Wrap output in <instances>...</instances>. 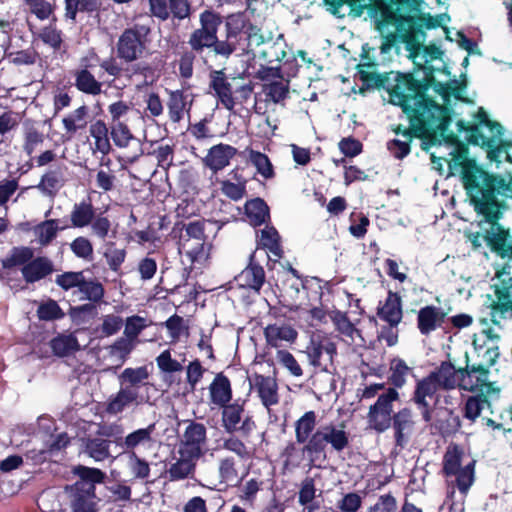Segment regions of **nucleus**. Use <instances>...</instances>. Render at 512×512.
Masks as SVG:
<instances>
[{
	"instance_id": "obj_1",
	"label": "nucleus",
	"mask_w": 512,
	"mask_h": 512,
	"mask_svg": "<svg viewBox=\"0 0 512 512\" xmlns=\"http://www.w3.org/2000/svg\"><path fill=\"white\" fill-rule=\"evenodd\" d=\"M450 176L458 173L463 187L477 214L482 215L496 232L486 237L491 250L501 251L507 243L509 230L498 221L506 208V199L512 198V180L506 182L500 174L488 172L470 157L466 144H459L453 153Z\"/></svg>"
},
{
	"instance_id": "obj_2",
	"label": "nucleus",
	"mask_w": 512,
	"mask_h": 512,
	"mask_svg": "<svg viewBox=\"0 0 512 512\" xmlns=\"http://www.w3.org/2000/svg\"><path fill=\"white\" fill-rule=\"evenodd\" d=\"M428 91L422 92L406 75H397L395 83L388 88L389 101L403 109L411 130L424 139L423 149L427 151L433 146L448 143V84L440 83L438 96L441 103L432 100Z\"/></svg>"
},
{
	"instance_id": "obj_3",
	"label": "nucleus",
	"mask_w": 512,
	"mask_h": 512,
	"mask_svg": "<svg viewBox=\"0 0 512 512\" xmlns=\"http://www.w3.org/2000/svg\"><path fill=\"white\" fill-rule=\"evenodd\" d=\"M489 373L482 364L470 365L467 352H464L459 363L450 359V389L458 387L474 393L465 399L462 408L463 417L472 423L485 410L492 414V404L500 397L501 389L495 382L488 380Z\"/></svg>"
},
{
	"instance_id": "obj_4",
	"label": "nucleus",
	"mask_w": 512,
	"mask_h": 512,
	"mask_svg": "<svg viewBox=\"0 0 512 512\" xmlns=\"http://www.w3.org/2000/svg\"><path fill=\"white\" fill-rule=\"evenodd\" d=\"M467 87V71H462L458 77H450V124L455 122L457 133H467L466 142H463L456 133L450 131V147H453V151L450 152V165H453V153L459 144H466L469 148V144L478 145L481 138V129L478 125H471L468 121L473 114L475 101L465 95Z\"/></svg>"
},
{
	"instance_id": "obj_5",
	"label": "nucleus",
	"mask_w": 512,
	"mask_h": 512,
	"mask_svg": "<svg viewBox=\"0 0 512 512\" xmlns=\"http://www.w3.org/2000/svg\"><path fill=\"white\" fill-rule=\"evenodd\" d=\"M79 480L71 487L73 512H97L95 484L101 483L105 474L97 468L79 466L75 469Z\"/></svg>"
},
{
	"instance_id": "obj_6",
	"label": "nucleus",
	"mask_w": 512,
	"mask_h": 512,
	"mask_svg": "<svg viewBox=\"0 0 512 512\" xmlns=\"http://www.w3.org/2000/svg\"><path fill=\"white\" fill-rule=\"evenodd\" d=\"M149 28L135 25L125 29L117 41V55L125 62H133L144 53Z\"/></svg>"
},
{
	"instance_id": "obj_7",
	"label": "nucleus",
	"mask_w": 512,
	"mask_h": 512,
	"mask_svg": "<svg viewBox=\"0 0 512 512\" xmlns=\"http://www.w3.org/2000/svg\"><path fill=\"white\" fill-rule=\"evenodd\" d=\"M444 52L436 45L419 46L413 54V62L424 71L423 80L428 84L437 82L436 74H444L447 65L443 60Z\"/></svg>"
},
{
	"instance_id": "obj_8",
	"label": "nucleus",
	"mask_w": 512,
	"mask_h": 512,
	"mask_svg": "<svg viewBox=\"0 0 512 512\" xmlns=\"http://www.w3.org/2000/svg\"><path fill=\"white\" fill-rule=\"evenodd\" d=\"M327 443L337 451L343 450L348 445V437L343 427L327 425L319 428L303 447V453L319 454L324 451Z\"/></svg>"
},
{
	"instance_id": "obj_9",
	"label": "nucleus",
	"mask_w": 512,
	"mask_h": 512,
	"mask_svg": "<svg viewBox=\"0 0 512 512\" xmlns=\"http://www.w3.org/2000/svg\"><path fill=\"white\" fill-rule=\"evenodd\" d=\"M305 353L311 365L327 370L333 363L337 348L331 337L316 333L312 335Z\"/></svg>"
},
{
	"instance_id": "obj_10",
	"label": "nucleus",
	"mask_w": 512,
	"mask_h": 512,
	"mask_svg": "<svg viewBox=\"0 0 512 512\" xmlns=\"http://www.w3.org/2000/svg\"><path fill=\"white\" fill-rule=\"evenodd\" d=\"M398 399V392L389 388L381 394L375 404L370 406L367 420L370 428L377 432H384L391 426L393 407L392 403Z\"/></svg>"
},
{
	"instance_id": "obj_11",
	"label": "nucleus",
	"mask_w": 512,
	"mask_h": 512,
	"mask_svg": "<svg viewBox=\"0 0 512 512\" xmlns=\"http://www.w3.org/2000/svg\"><path fill=\"white\" fill-rule=\"evenodd\" d=\"M221 17L210 11L205 10L200 14L199 29H196L189 38V45L195 51H202L204 48H211L216 42L218 28L221 24Z\"/></svg>"
},
{
	"instance_id": "obj_12",
	"label": "nucleus",
	"mask_w": 512,
	"mask_h": 512,
	"mask_svg": "<svg viewBox=\"0 0 512 512\" xmlns=\"http://www.w3.org/2000/svg\"><path fill=\"white\" fill-rule=\"evenodd\" d=\"M222 425L229 433L241 431L248 434L255 428L252 417L245 412L244 405L239 403L223 406Z\"/></svg>"
},
{
	"instance_id": "obj_13",
	"label": "nucleus",
	"mask_w": 512,
	"mask_h": 512,
	"mask_svg": "<svg viewBox=\"0 0 512 512\" xmlns=\"http://www.w3.org/2000/svg\"><path fill=\"white\" fill-rule=\"evenodd\" d=\"M206 442V428L201 423H190L181 439L178 453H183L186 457L199 459L204 455V445Z\"/></svg>"
},
{
	"instance_id": "obj_14",
	"label": "nucleus",
	"mask_w": 512,
	"mask_h": 512,
	"mask_svg": "<svg viewBox=\"0 0 512 512\" xmlns=\"http://www.w3.org/2000/svg\"><path fill=\"white\" fill-rule=\"evenodd\" d=\"M447 385L448 367L443 363L438 371L431 373L426 379L418 384L415 399L420 404L428 405L426 398H433L434 394L438 390H445Z\"/></svg>"
},
{
	"instance_id": "obj_15",
	"label": "nucleus",
	"mask_w": 512,
	"mask_h": 512,
	"mask_svg": "<svg viewBox=\"0 0 512 512\" xmlns=\"http://www.w3.org/2000/svg\"><path fill=\"white\" fill-rule=\"evenodd\" d=\"M146 397L139 391L132 388H125L120 385L119 391L110 396L106 403V411L109 414L117 415L130 406H139L146 402Z\"/></svg>"
},
{
	"instance_id": "obj_16",
	"label": "nucleus",
	"mask_w": 512,
	"mask_h": 512,
	"mask_svg": "<svg viewBox=\"0 0 512 512\" xmlns=\"http://www.w3.org/2000/svg\"><path fill=\"white\" fill-rule=\"evenodd\" d=\"M330 318L334 323L336 330L341 335L342 340L347 344L352 345L354 351L365 345V341L359 330L355 328L346 314L340 311H335L331 314Z\"/></svg>"
},
{
	"instance_id": "obj_17",
	"label": "nucleus",
	"mask_w": 512,
	"mask_h": 512,
	"mask_svg": "<svg viewBox=\"0 0 512 512\" xmlns=\"http://www.w3.org/2000/svg\"><path fill=\"white\" fill-rule=\"evenodd\" d=\"M285 43L282 35H279L275 41L267 42V44L255 53L256 62H251L248 67L256 68V66L264 67L275 62H280L286 56Z\"/></svg>"
},
{
	"instance_id": "obj_18",
	"label": "nucleus",
	"mask_w": 512,
	"mask_h": 512,
	"mask_svg": "<svg viewBox=\"0 0 512 512\" xmlns=\"http://www.w3.org/2000/svg\"><path fill=\"white\" fill-rule=\"evenodd\" d=\"M237 149L228 144H217L212 146L207 155L203 158V163L214 173L223 170L230 164L231 159L235 157Z\"/></svg>"
},
{
	"instance_id": "obj_19",
	"label": "nucleus",
	"mask_w": 512,
	"mask_h": 512,
	"mask_svg": "<svg viewBox=\"0 0 512 512\" xmlns=\"http://www.w3.org/2000/svg\"><path fill=\"white\" fill-rule=\"evenodd\" d=\"M477 146L486 150L487 158L491 162H500V155L505 153L506 161L512 164V156L508 153V149L512 148V140L502 139V137L497 139L496 137H486L481 132V138Z\"/></svg>"
},
{
	"instance_id": "obj_20",
	"label": "nucleus",
	"mask_w": 512,
	"mask_h": 512,
	"mask_svg": "<svg viewBox=\"0 0 512 512\" xmlns=\"http://www.w3.org/2000/svg\"><path fill=\"white\" fill-rule=\"evenodd\" d=\"M266 342L269 346L277 348L286 343H293L298 333L290 325L287 324H271L264 330Z\"/></svg>"
},
{
	"instance_id": "obj_21",
	"label": "nucleus",
	"mask_w": 512,
	"mask_h": 512,
	"mask_svg": "<svg viewBox=\"0 0 512 512\" xmlns=\"http://www.w3.org/2000/svg\"><path fill=\"white\" fill-rule=\"evenodd\" d=\"M255 389L261 399L262 404L266 407L268 412L271 411V406L278 404V385L275 379L265 376L255 377Z\"/></svg>"
},
{
	"instance_id": "obj_22",
	"label": "nucleus",
	"mask_w": 512,
	"mask_h": 512,
	"mask_svg": "<svg viewBox=\"0 0 512 512\" xmlns=\"http://www.w3.org/2000/svg\"><path fill=\"white\" fill-rule=\"evenodd\" d=\"M179 253L186 256L190 263L203 262L208 257L209 247L204 241H196L188 238H180Z\"/></svg>"
},
{
	"instance_id": "obj_23",
	"label": "nucleus",
	"mask_w": 512,
	"mask_h": 512,
	"mask_svg": "<svg viewBox=\"0 0 512 512\" xmlns=\"http://www.w3.org/2000/svg\"><path fill=\"white\" fill-rule=\"evenodd\" d=\"M210 400L219 407L225 406L232 397L230 382L227 377L218 374L209 386Z\"/></svg>"
},
{
	"instance_id": "obj_24",
	"label": "nucleus",
	"mask_w": 512,
	"mask_h": 512,
	"mask_svg": "<svg viewBox=\"0 0 512 512\" xmlns=\"http://www.w3.org/2000/svg\"><path fill=\"white\" fill-rule=\"evenodd\" d=\"M155 425L150 424L146 428L137 429L129 433L120 443L121 448L127 451H134L136 448L145 445H151L153 442L152 434Z\"/></svg>"
},
{
	"instance_id": "obj_25",
	"label": "nucleus",
	"mask_w": 512,
	"mask_h": 512,
	"mask_svg": "<svg viewBox=\"0 0 512 512\" xmlns=\"http://www.w3.org/2000/svg\"><path fill=\"white\" fill-rule=\"evenodd\" d=\"M378 315L391 326L397 325L402 319L400 297L395 293L389 292L385 303L378 309Z\"/></svg>"
},
{
	"instance_id": "obj_26",
	"label": "nucleus",
	"mask_w": 512,
	"mask_h": 512,
	"mask_svg": "<svg viewBox=\"0 0 512 512\" xmlns=\"http://www.w3.org/2000/svg\"><path fill=\"white\" fill-rule=\"evenodd\" d=\"M169 118L177 123L190 109L189 95L181 91H172L167 103Z\"/></svg>"
},
{
	"instance_id": "obj_27",
	"label": "nucleus",
	"mask_w": 512,
	"mask_h": 512,
	"mask_svg": "<svg viewBox=\"0 0 512 512\" xmlns=\"http://www.w3.org/2000/svg\"><path fill=\"white\" fill-rule=\"evenodd\" d=\"M149 377V371L146 366L137 368H126L119 375V383L125 388H132L140 392V389L146 385L145 381Z\"/></svg>"
},
{
	"instance_id": "obj_28",
	"label": "nucleus",
	"mask_w": 512,
	"mask_h": 512,
	"mask_svg": "<svg viewBox=\"0 0 512 512\" xmlns=\"http://www.w3.org/2000/svg\"><path fill=\"white\" fill-rule=\"evenodd\" d=\"M476 460L470 458L463 467L454 468L451 476L455 477V487L461 494L466 495L475 481Z\"/></svg>"
},
{
	"instance_id": "obj_29",
	"label": "nucleus",
	"mask_w": 512,
	"mask_h": 512,
	"mask_svg": "<svg viewBox=\"0 0 512 512\" xmlns=\"http://www.w3.org/2000/svg\"><path fill=\"white\" fill-rule=\"evenodd\" d=\"M497 301L492 304V310L505 316L507 313L512 315V278L507 283L505 279L501 281V285L495 289Z\"/></svg>"
},
{
	"instance_id": "obj_30",
	"label": "nucleus",
	"mask_w": 512,
	"mask_h": 512,
	"mask_svg": "<svg viewBox=\"0 0 512 512\" xmlns=\"http://www.w3.org/2000/svg\"><path fill=\"white\" fill-rule=\"evenodd\" d=\"M271 37H265L261 30L255 26H249L245 30V40L247 47V65L251 62H256L255 53H258L259 49L264 47Z\"/></svg>"
},
{
	"instance_id": "obj_31",
	"label": "nucleus",
	"mask_w": 512,
	"mask_h": 512,
	"mask_svg": "<svg viewBox=\"0 0 512 512\" xmlns=\"http://www.w3.org/2000/svg\"><path fill=\"white\" fill-rule=\"evenodd\" d=\"M178 454L179 458L171 464L167 471L170 480L173 481L192 477L195 472L196 463L199 460L193 457H186L183 453Z\"/></svg>"
},
{
	"instance_id": "obj_32",
	"label": "nucleus",
	"mask_w": 512,
	"mask_h": 512,
	"mask_svg": "<svg viewBox=\"0 0 512 512\" xmlns=\"http://www.w3.org/2000/svg\"><path fill=\"white\" fill-rule=\"evenodd\" d=\"M52 272V264L47 258L39 257L30 260L22 268V274L27 282H35Z\"/></svg>"
},
{
	"instance_id": "obj_33",
	"label": "nucleus",
	"mask_w": 512,
	"mask_h": 512,
	"mask_svg": "<svg viewBox=\"0 0 512 512\" xmlns=\"http://www.w3.org/2000/svg\"><path fill=\"white\" fill-rule=\"evenodd\" d=\"M88 109L80 106L62 119L64 129L69 137L74 136L78 131L84 130L87 126Z\"/></svg>"
},
{
	"instance_id": "obj_34",
	"label": "nucleus",
	"mask_w": 512,
	"mask_h": 512,
	"mask_svg": "<svg viewBox=\"0 0 512 512\" xmlns=\"http://www.w3.org/2000/svg\"><path fill=\"white\" fill-rule=\"evenodd\" d=\"M89 132L94 139V152H100L106 155L111 150V144L108 137V128L104 121L97 120L90 125Z\"/></svg>"
},
{
	"instance_id": "obj_35",
	"label": "nucleus",
	"mask_w": 512,
	"mask_h": 512,
	"mask_svg": "<svg viewBox=\"0 0 512 512\" xmlns=\"http://www.w3.org/2000/svg\"><path fill=\"white\" fill-rule=\"evenodd\" d=\"M75 86L83 93L98 95L102 91V84L86 69L76 70L74 73Z\"/></svg>"
},
{
	"instance_id": "obj_36",
	"label": "nucleus",
	"mask_w": 512,
	"mask_h": 512,
	"mask_svg": "<svg viewBox=\"0 0 512 512\" xmlns=\"http://www.w3.org/2000/svg\"><path fill=\"white\" fill-rule=\"evenodd\" d=\"M316 426V413L314 411L306 412L295 422V437L300 444L308 443L312 437V432Z\"/></svg>"
},
{
	"instance_id": "obj_37",
	"label": "nucleus",
	"mask_w": 512,
	"mask_h": 512,
	"mask_svg": "<svg viewBox=\"0 0 512 512\" xmlns=\"http://www.w3.org/2000/svg\"><path fill=\"white\" fill-rule=\"evenodd\" d=\"M59 230V221L56 219H50L36 225L33 228V233L36 242L41 246H46L55 239Z\"/></svg>"
},
{
	"instance_id": "obj_38",
	"label": "nucleus",
	"mask_w": 512,
	"mask_h": 512,
	"mask_svg": "<svg viewBox=\"0 0 512 512\" xmlns=\"http://www.w3.org/2000/svg\"><path fill=\"white\" fill-rule=\"evenodd\" d=\"M444 314L435 307H425L418 315V326L422 333H429L443 321Z\"/></svg>"
},
{
	"instance_id": "obj_39",
	"label": "nucleus",
	"mask_w": 512,
	"mask_h": 512,
	"mask_svg": "<svg viewBox=\"0 0 512 512\" xmlns=\"http://www.w3.org/2000/svg\"><path fill=\"white\" fill-rule=\"evenodd\" d=\"M94 216L93 206L88 202H80L75 204L71 211V224L76 228L86 227L92 223Z\"/></svg>"
},
{
	"instance_id": "obj_40",
	"label": "nucleus",
	"mask_w": 512,
	"mask_h": 512,
	"mask_svg": "<svg viewBox=\"0 0 512 512\" xmlns=\"http://www.w3.org/2000/svg\"><path fill=\"white\" fill-rule=\"evenodd\" d=\"M392 419L396 443L399 446H403L406 442V435L412 428L411 412L408 409H403L396 413Z\"/></svg>"
},
{
	"instance_id": "obj_41",
	"label": "nucleus",
	"mask_w": 512,
	"mask_h": 512,
	"mask_svg": "<svg viewBox=\"0 0 512 512\" xmlns=\"http://www.w3.org/2000/svg\"><path fill=\"white\" fill-rule=\"evenodd\" d=\"M265 279V273L261 266L250 264L238 277V281L243 286L250 287L259 291Z\"/></svg>"
},
{
	"instance_id": "obj_42",
	"label": "nucleus",
	"mask_w": 512,
	"mask_h": 512,
	"mask_svg": "<svg viewBox=\"0 0 512 512\" xmlns=\"http://www.w3.org/2000/svg\"><path fill=\"white\" fill-rule=\"evenodd\" d=\"M245 210L250 223L254 226L261 225L269 216L268 206L260 198L248 201Z\"/></svg>"
},
{
	"instance_id": "obj_43",
	"label": "nucleus",
	"mask_w": 512,
	"mask_h": 512,
	"mask_svg": "<svg viewBox=\"0 0 512 512\" xmlns=\"http://www.w3.org/2000/svg\"><path fill=\"white\" fill-rule=\"evenodd\" d=\"M455 36V39L450 37V43L455 41L459 49L467 52V54L461 61V66L464 68V71H466L470 63V55H481V51L478 47L477 42L467 37L464 32L457 31Z\"/></svg>"
},
{
	"instance_id": "obj_44",
	"label": "nucleus",
	"mask_w": 512,
	"mask_h": 512,
	"mask_svg": "<svg viewBox=\"0 0 512 512\" xmlns=\"http://www.w3.org/2000/svg\"><path fill=\"white\" fill-rule=\"evenodd\" d=\"M219 475L222 482L227 485L235 486L240 483L243 476L240 475L236 462L232 457H226L220 460Z\"/></svg>"
},
{
	"instance_id": "obj_45",
	"label": "nucleus",
	"mask_w": 512,
	"mask_h": 512,
	"mask_svg": "<svg viewBox=\"0 0 512 512\" xmlns=\"http://www.w3.org/2000/svg\"><path fill=\"white\" fill-rule=\"evenodd\" d=\"M246 152L250 163L263 178L271 179L274 177L273 165L267 155L253 149H247Z\"/></svg>"
},
{
	"instance_id": "obj_46",
	"label": "nucleus",
	"mask_w": 512,
	"mask_h": 512,
	"mask_svg": "<svg viewBox=\"0 0 512 512\" xmlns=\"http://www.w3.org/2000/svg\"><path fill=\"white\" fill-rule=\"evenodd\" d=\"M52 350L56 355L66 356L81 348L77 338L73 334L60 335L51 341Z\"/></svg>"
},
{
	"instance_id": "obj_47",
	"label": "nucleus",
	"mask_w": 512,
	"mask_h": 512,
	"mask_svg": "<svg viewBox=\"0 0 512 512\" xmlns=\"http://www.w3.org/2000/svg\"><path fill=\"white\" fill-rule=\"evenodd\" d=\"M212 86L218 94L221 103L228 109L234 108V100L232 98L230 84L226 81L222 72H215L212 80Z\"/></svg>"
},
{
	"instance_id": "obj_48",
	"label": "nucleus",
	"mask_w": 512,
	"mask_h": 512,
	"mask_svg": "<svg viewBox=\"0 0 512 512\" xmlns=\"http://www.w3.org/2000/svg\"><path fill=\"white\" fill-rule=\"evenodd\" d=\"M110 133L114 144L119 148H127L131 142L136 141L128 126L123 122L112 123Z\"/></svg>"
},
{
	"instance_id": "obj_49",
	"label": "nucleus",
	"mask_w": 512,
	"mask_h": 512,
	"mask_svg": "<svg viewBox=\"0 0 512 512\" xmlns=\"http://www.w3.org/2000/svg\"><path fill=\"white\" fill-rule=\"evenodd\" d=\"M61 187L62 181L59 173L56 171H49L45 173L39 184L36 186L38 190L49 197H54Z\"/></svg>"
},
{
	"instance_id": "obj_50",
	"label": "nucleus",
	"mask_w": 512,
	"mask_h": 512,
	"mask_svg": "<svg viewBox=\"0 0 512 512\" xmlns=\"http://www.w3.org/2000/svg\"><path fill=\"white\" fill-rule=\"evenodd\" d=\"M33 257V251L28 247L13 248L10 254L3 259L4 268H13L20 265H26Z\"/></svg>"
},
{
	"instance_id": "obj_51",
	"label": "nucleus",
	"mask_w": 512,
	"mask_h": 512,
	"mask_svg": "<svg viewBox=\"0 0 512 512\" xmlns=\"http://www.w3.org/2000/svg\"><path fill=\"white\" fill-rule=\"evenodd\" d=\"M24 144L23 149L27 155L31 156L36 148L44 142V135L35 126L24 125Z\"/></svg>"
},
{
	"instance_id": "obj_52",
	"label": "nucleus",
	"mask_w": 512,
	"mask_h": 512,
	"mask_svg": "<svg viewBox=\"0 0 512 512\" xmlns=\"http://www.w3.org/2000/svg\"><path fill=\"white\" fill-rule=\"evenodd\" d=\"M109 447V440L93 438L87 441L86 452L95 461H103L110 456Z\"/></svg>"
},
{
	"instance_id": "obj_53",
	"label": "nucleus",
	"mask_w": 512,
	"mask_h": 512,
	"mask_svg": "<svg viewBox=\"0 0 512 512\" xmlns=\"http://www.w3.org/2000/svg\"><path fill=\"white\" fill-rule=\"evenodd\" d=\"M260 243L275 256H281L280 236L275 228H264L261 231Z\"/></svg>"
},
{
	"instance_id": "obj_54",
	"label": "nucleus",
	"mask_w": 512,
	"mask_h": 512,
	"mask_svg": "<svg viewBox=\"0 0 512 512\" xmlns=\"http://www.w3.org/2000/svg\"><path fill=\"white\" fill-rule=\"evenodd\" d=\"M397 134L402 133L404 140H393L388 144V149L390 152L398 159L404 158L410 152V141L411 135L410 132L406 129L401 130L400 126L395 130Z\"/></svg>"
},
{
	"instance_id": "obj_55",
	"label": "nucleus",
	"mask_w": 512,
	"mask_h": 512,
	"mask_svg": "<svg viewBox=\"0 0 512 512\" xmlns=\"http://www.w3.org/2000/svg\"><path fill=\"white\" fill-rule=\"evenodd\" d=\"M217 448L233 452L241 459L249 456V451L245 444L240 439L232 435L219 440Z\"/></svg>"
},
{
	"instance_id": "obj_56",
	"label": "nucleus",
	"mask_w": 512,
	"mask_h": 512,
	"mask_svg": "<svg viewBox=\"0 0 512 512\" xmlns=\"http://www.w3.org/2000/svg\"><path fill=\"white\" fill-rule=\"evenodd\" d=\"M390 372V380L392 384L397 387H401L405 383L406 377L410 372V368L402 359L396 358L391 361Z\"/></svg>"
},
{
	"instance_id": "obj_57",
	"label": "nucleus",
	"mask_w": 512,
	"mask_h": 512,
	"mask_svg": "<svg viewBox=\"0 0 512 512\" xmlns=\"http://www.w3.org/2000/svg\"><path fill=\"white\" fill-rule=\"evenodd\" d=\"M37 314L41 320L46 321L61 319L64 317V313L58 303L51 299L39 305Z\"/></svg>"
},
{
	"instance_id": "obj_58",
	"label": "nucleus",
	"mask_w": 512,
	"mask_h": 512,
	"mask_svg": "<svg viewBox=\"0 0 512 512\" xmlns=\"http://www.w3.org/2000/svg\"><path fill=\"white\" fill-rule=\"evenodd\" d=\"M413 26H415L419 29H423V28L430 29V28L441 27L443 29L445 37L448 38V29L445 25V17L444 16L432 17L430 15L421 14L413 20Z\"/></svg>"
},
{
	"instance_id": "obj_59",
	"label": "nucleus",
	"mask_w": 512,
	"mask_h": 512,
	"mask_svg": "<svg viewBox=\"0 0 512 512\" xmlns=\"http://www.w3.org/2000/svg\"><path fill=\"white\" fill-rule=\"evenodd\" d=\"M148 326L147 320L141 316L128 317L125 322L124 336L137 341L138 335Z\"/></svg>"
},
{
	"instance_id": "obj_60",
	"label": "nucleus",
	"mask_w": 512,
	"mask_h": 512,
	"mask_svg": "<svg viewBox=\"0 0 512 512\" xmlns=\"http://www.w3.org/2000/svg\"><path fill=\"white\" fill-rule=\"evenodd\" d=\"M325 4L330 6L329 10L333 14H339L343 5L347 4L351 8V12L360 15L367 7L366 0H325Z\"/></svg>"
},
{
	"instance_id": "obj_61",
	"label": "nucleus",
	"mask_w": 512,
	"mask_h": 512,
	"mask_svg": "<svg viewBox=\"0 0 512 512\" xmlns=\"http://www.w3.org/2000/svg\"><path fill=\"white\" fill-rule=\"evenodd\" d=\"M276 360L279 364L285 367L291 375L300 377L303 375V370L295 357L286 350H278L276 353Z\"/></svg>"
},
{
	"instance_id": "obj_62",
	"label": "nucleus",
	"mask_w": 512,
	"mask_h": 512,
	"mask_svg": "<svg viewBox=\"0 0 512 512\" xmlns=\"http://www.w3.org/2000/svg\"><path fill=\"white\" fill-rule=\"evenodd\" d=\"M79 291L83 296L81 299H88L91 301H98L103 297L104 289L102 285L98 282L94 281H86L83 278V281L79 287Z\"/></svg>"
},
{
	"instance_id": "obj_63",
	"label": "nucleus",
	"mask_w": 512,
	"mask_h": 512,
	"mask_svg": "<svg viewBox=\"0 0 512 512\" xmlns=\"http://www.w3.org/2000/svg\"><path fill=\"white\" fill-rule=\"evenodd\" d=\"M83 278L84 275L82 272H65L63 274L57 275L55 282L64 290H70L72 288L79 289Z\"/></svg>"
},
{
	"instance_id": "obj_64",
	"label": "nucleus",
	"mask_w": 512,
	"mask_h": 512,
	"mask_svg": "<svg viewBox=\"0 0 512 512\" xmlns=\"http://www.w3.org/2000/svg\"><path fill=\"white\" fill-rule=\"evenodd\" d=\"M128 467L136 478H147L150 473V467L147 461L138 457L134 452H131L128 460Z\"/></svg>"
}]
</instances>
